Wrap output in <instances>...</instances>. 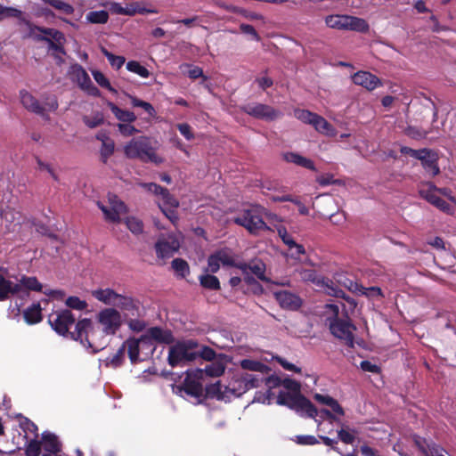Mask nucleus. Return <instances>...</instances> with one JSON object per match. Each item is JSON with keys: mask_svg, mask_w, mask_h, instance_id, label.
Segmentation results:
<instances>
[{"mask_svg": "<svg viewBox=\"0 0 456 456\" xmlns=\"http://www.w3.org/2000/svg\"><path fill=\"white\" fill-rule=\"evenodd\" d=\"M48 322L57 334L80 341L84 346L92 348L94 352L103 347L102 343H97V332L91 319L84 318L76 322L71 311L64 309L49 314Z\"/></svg>", "mask_w": 456, "mask_h": 456, "instance_id": "f257e3e1", "label": "nucleus"}, {"mask_svg": "<svg viewBox=\"0 0 456 456\" xmlns=\"http://www.w3.org/2000/svg\"><path fill=\"white\" fill-rule=\"evenodd\" d=\"M23 24L28 28V33L25 38H33L37 42H45L50 51L56 52L62 55L66 54L64 45L66 43L65 35L53 28L40 27L32 23L28 19H22Z\"/></svg>", "mask_w": 456, "mask_h": 456, "instance_id": "f03ea898", "label": "nucleus"}, {"mask_svg": "<svg viewBox=\"0 0 456 456\" xmlns=\"http://www.w3.org/2000/svg\"><path fill=\"white\" fill-rule=\"evenodd\" d=\"M124 153L128 159H136L146 163L151 162L158 165L164 161L163 158L156 153L151 139L147 136L133 138L124 147Z\"/></svg>", "mask_w": 456, "mask_h": 456, "instance_id": "7ed1b4c3", "label": "nucleus"}, {"mask_svg": "<svg viewBox=\"0 0 456 456\" xmlns=\"http://www.w3.org/2000/svg\"><path fill=\"white\" fill-rule=\"evenodd\" d=\"M197 346L198 343L192 339L176 342L169 347L168 364L175 368L195 361L198 358L197 352L194 351Z\"/></svg>", "mask_w": 456, "mask_h": 456, "instance_id": "20e7f679", "label": "nucleus"}, {"mask_svg": "<svg viewBox=\"0 0 456 456\" xmlns=\"http://www.w3.org/2000/svg\"><path fill=\"white\" fill-rule=\"evenodd\" d=\"M277 403L285 405L299 413H305L309 418H315L318 414L317 408L301 393L281 391L277 396Z\"/></svg>", "mask_w": 456, "mask_h": 456, "instance_id": "39448f33", "label": "nucleus"}, {"mask_svg": "<svg viewBox=\"0 0 456 456\" xmlns=\"http://www.w3.org/2000/svg\"><path fill=\"white\" fill-rule=\"evenodd\" d=\"M327 27L338 30H350L361 33L369 31L368 22L362 18L346 14H330L325 17Z\"/></svg>", "mask_w": 456, "mask_h": 456, "instance_id": "423d86ee", "label": "nucleus"}, {"mask_svg": "<svg viewBox=\"0 0 456 456\" xmlns=\"http://www.w3.org/2000/svg\"><path fill=\"white\" fill-rule=\"evenodd\" d=\"M233 222L236 224L244 227L250 234L253 235H257L261 232L270 230L269 226L263 220L258 208L243 209L233 218Z\"/></svg>", "mask_w": 456, "mask_h": 456, "instance_id": "0eeeda50", "label": "nucleus"}, {"mask_svg": "<svg viewBox=\"0 0 456 456\" xmlns=\"http://www.w3.org/2000/svg\"><path fill=\"white\" fill-rule=\"evenodd\" d=\"M329 329L330 333L339 340L343 341L348 347H354L355 326L349 320H343L334 317L330 320Z\"/></svg>", "mask_w": 456, "mask_h": 456, "instance_id": "6e6552de", "label": "nucleus"}, {"mask_svg": "<svg viewBox=\"0 0 456 456\" xmlns=\"http://www.w3.org/2000/svg\"><path fill=\"white\" fill-rule=\"evenodd\" d=\"M296 272L297 273V275L301 281H311L317 285L321 284L326 288V292L328 295L346 299V293L341 289H339L331 280L328 278H319L315 270L302 268L296 270Z\"/></svg>", "mask_w": 456, "mask_h": 456, "instance_id": "1a4fd4ad", "label": "nucleus"}, {"mask_svg": "<svg viewBox=\"0 0 456 456\" xmlns=\"http://www.w3.org/2000/svg\"><path fill=\"white\" fill-rule=\"evenodd\" d=\"M98 323L102 327L104 335H115L122 325L120 313L113 307L101 310L96 316Z\"/></svg>", "mask_w": 456, "mask_h": 456, "instance_id": "9d476101", "label": "nucleus"}, {"mask_svg": "<svg viewBox=\"0 0 456 456\" xmlns=\"http://www.w3.org/2000/svg\"><path fill=\"white\" fill-rule=\"evenodd\" d=\"M241 111L244 113L265 121H273L282 117V112L274 109L273 107L255 102L248 103L240 107Z\"/></svg>", "mask_w": 456, "mask_h": 456, "instance_id": "9b49d317", "label": "nucleus"}, {"mask_svg": "<svg viewBox=\"0 0 456 456\" xmlns=\"http://www.w3.org/2000/svg\"><path fill=\"white\" fill-rule=\"evenodd\" d=\"M110 207L104 206L100 201L97 202L99 208L102 211L105 218L112 223H119L121 221L120 215L127 212L126 204L120 200L116 195L110 198Z\"/></svg>", "mask_w": 456, "mask_h": 456, "instance_id": "f8f14e48", "label": "nucleus"}, {"mask_svg": "<svg viewBox=\"0 0 456 456\" xmlns=\"http://www.w3.org/2000/svg\"><path fill=\"white\" fill-rule=\"evenodd\" d=\"M142 340H146V342L155 341L159 344L170 345L174 343L175 337L170 330L155 326L149 328L146 332L142 335Z\"/></svg>", "mask_w": 456, "mask_h": 456, "instance_id": "ddd939ff", "label": "nucleus"}, {"mask_svg": "<svg viewBox=\"0 0 456 456\" xmlns=\"http://www.w3.org/2000/svg\"><path fill=\"white\" fill-rule=\"evenodd\" d=\"M274 297L281 307L286 310L297 311L303 305V300L298 295L288 290L276 291Z\"/></svg>", "mask_w": 456, "mask_h": 456, "instance_id": "4468645a", "label": "nucleus"}, {"mask_svg": "<svg viewBox=\"0 0 456 456\" xmlns=\"http://www.w3.org/2000/svg\"><path fill=\"white\" fill-rule=\"evenodd\" d=\"M428 185V187L427 189L419 191L420 196L438 209L446 213L450 212L452 208L451 205L437 195V187L432 183Z\"/></svg>", "mask_w": 456, "mask_h": 456, "instance_id": "2eb2a0df", "label": "nucleus"}, {"mask_svg": "<svg viewBox=\"0 0 456 456\" xmlns=\"http://www.w3.org/2000/svg\"><path fill=\"white\" fill-rule=\"evenodd\" d=\"M354 84L361 86L368 91H372L382 86L381 80L374 74L369 71H357L352 76Z\"/></svg>", "mask_w": 456, "mask_h": 456, "instance_id": "dca6fc26", "label": "nucleus"}, {"mask_svg": "<svg viewBox=\"0 0 456 456\" xmlns=\"http://www.w3.org/2000/svg\"><path fill=\"white\" fill-rule=\"evenodd\" d=\"M424 153L420 154L419 157V160H420L423 168L426 173L428 174L431 177L437 175L440 173V169L438 167V156L437 154L432 151L424 148Z\"/></svg>", "mask_w": 456, "mask_h": 456, "instance_id": "f3484780", "label": "nucleus"}, {"mask_svg": "<svg viewBox=\"0 0 456 456\" xmlns=\"http://www.w3.org/2000/svg\"><path fill=\"white\" fill-rule=\"evenodd\" d=\"M186 378L184 379L183 382L180 386H174L173 390L175 388L184 391L188 395L193 396V397H200L202 395L203 387L201 383L192 379L191 373L189 371H186Z\"/></svg>", "mask_w": 456, "mask_h": 456, "instance_id": "a211bd4d", "label": "nucleus"}, {"mask_svg": "<svg viewBox=\"0 0 456 456\" xmlns=\"http://www.w3.org/2000/svg\"><path fill=\"white\" fill-rule=\"evenodd\" d=\"M20 102L25 109L37 115L44 116L45 109L37 99L26 90L20 92Z\"/></svg>", "mask_w": 456, "mask_h": 456, "instance_id": "6ab92c4d", "label": "nucleus"}, {"mask_svg": "<svg viewBox=\"0 0 456 456\" xmlns=\"http://www.w3.org/2000/svg\"><path fill=\"white\" fill-rule=\"evenodd\" d=\"M42 446L46 452L58 454L61 451V443L56 435L50 432H44L41 440Z\"/></svg>", "mask_w": 456, "mask_h": 456, "instance_id": "aec40b11", "label": "nucleus"}, {"mask_svg": "<svg viewBox=\"0 0 456 456\" xmlns=\"http://www.w3.org/2000/svg\"><path fill=\"white\" fill-rule=\"evenodd\" d=\"M141 302L132 297L121 295L118 300L116 306L132 314L133 316L139 314Z\"/></svg>", "mask_w": 456, "mask_h": 456, "instance_id": "412c9836", "label": "nucleus"}, {"mask_svg": "<svg viewBox=\"0 0 456 456\" xmlns=\"http://www.w3.org/2000/svg\"><path fill=\"white\" fill-rule=\"evenodd\" d=\"M20 293V284H15L0 273V301H5Z\"/></svg>", "mask_w": 456, "mask_h": 456, "instance_id": "4be33fe9", "label": "nucleus"}, {"mask_svg": "<svg viewBox=\"0 0 456 456\" xmlns=\"http://www.w3.org/2000/svg\"><path fill=\"white\" fill-rule=\"evenodd\" d=\"M92 294L97 300L109 305H116L121 296L111 289H96Z\"/></svg>", "mask_w": 456, "mask_h": 456, "instance_id": "5701e85b", "label": "nucleus"}, {"mask_svg": "<svg viewBox=\"0 0 456 456\" xmlns=\"http://www.w3.org/2000/svg\"><path fill=\"white\" fill-rule=\"evenodd\" d=\"M284 159L287 162L294 163L297 166L303 167L309 170H315V165L314 161L296 152H288L284 154Z\"/></svg>", "mask_w": 456, "mask_h": 456, "instance_id": "b1692460", "label": "nucleus"}, {"mask_svg": "<svg viewBox=\"0 0 456 456\" xmlns=\"http://www.w3.org/2000/svg\"><path fill=\"white\" fill-rule=\"evenodd\" d=\"M141 342H146V340H142V337L140 338H129L122 344L125 346V349L127 348L128 357L132 363L137 362L139 359Z\"/></svg>", "mask_w": 456, "mask_h": 456, "instance_id": "393cba45", "label": "nucleus"}, {"mask_svg": "<svg viewBox=\"0 0 456 456\" xmlns=\"http://www.w3.org/2000/svg\"><path fill=\"white\" fill-rule=\"evenodd\" d=\"M312 126L314 127V129L325 135H334L335 134V128L334 126L329 123L323 117L315 114L314 117V119L312 120Z\"/></svg>", "mask_w": 456, "mask_h": 456, "instance_id": "a878e982", "label": "nucleus"}, {"mask_svg": "<svg viewBox=\"0 0 456 456\" xmlns=\"http://www.w3.org/2000/svg\"><path fill=\"white\" fill-rule=\"evenodd\" d=\"M314 399L321 404H324L330 407L332 411L340 416H343L345 414L344 409L338 403V402L330 395L315 394L314 395Z\"/></svg>", "mask_w": 456, "mask_h": 456, "instance_id": "bb28decb", "label": "nucleus"}, {"mask_svg": "<svg viewBox=\"0 0 456 456\" xmlns=\"http://www.w3.org/2000/svg\"><path fill=\"white\" fill-rule=\"evenodd\" d=\"M41 305L39 303L32 304L24 313L23 317L28 324H36L42 321Z\"/></svg>", "mask_w": 456, "mask_h": 456, "instance_id": "cd10ccee", "label": "nucleus"}, {"mask_svg": "<svg viewBox=\"0 0 456 456\" xmlns=\"http://www.w3.org/2000/svg\"><path fill=\"white\" fill-rule=\"evenodd\" d=\"M16 284H20V292L22 291V289L30 291L40 292L43 289L42 284L34 276L21 275Z\"/></svg>", "mask_w": 456, "mask_h": 456, "instance_id": "c85d7f7f", "label": "nucleus"}, {"mask_svg": "<svg viewBox=\"0 0 456 456\" xmlns=\"http://www.w3.org/2000/svg\"><path fill=\"white\" fill-rule=\"evenodd\" d=\"M265 264L261 259L256 258L249 261L248 272L254 274L260 281L268 282L269 280L265 276Z\"/></svg>", "mask_w": 456, "mask_h": 456, "instance_id": "c756f323", "label": "nucleus"}, {"mask_svg": "<svg viewBox=\"0 0 456 456\" xmlns=\"http://www.w3.org/2000/svg\"><path fill=\"white\" fill-rule=\"evenodd\" d=\"M17 418L20 419L19 425L22 431L26 434V438L28 434L33 435V438H38V428L32 420L21 414H18Z\"/></svg>", "mask_w": 456, "mask_h": 456, "instance_id": "7c9ffc66", "label": "nucleus"}, {"mask_svg": "<svg viewBox=\"0 0 456 456\" xmlns=\"http://www.w3.org/2000/svg\"><path fill=\"white\" fill-rule=\"evenodd\" d=\"M155 249L158 257L168 258L173 256L175 251H176L177 247L171 245L167 240H158L155 244Z\"/></svg>", "mask_w": 456, "mask_h": 456, "instance_id": "2f4dec72", "label": "nucleus"}, {"mask_svg": "<svg viewBox=\"0 0 456 456\" xmlns=\"http://www.w3.org/2000/svg\"><path fill=\"white\" fill-rule=\"evenodd\" d=\"M109 106L115 117L122 122L132 123L136 119V116L132 111L122 110L112 102H110Z\"/></svg>", "mask_w": 456, "mask_h": 456, "instance_id": "473e14b6", "label": "nucleus"}, {"mask_svg": "<svg viewBox=\"0 0 456 456\" xmlns=\"http://www.w3.org/2000/svg\"><path fill=\"white\" fill-rule=\"evenodd\" d=\"M200 285L207 289L218 290L220 289V281L218 278L208 273L200 276Z\"/></svg>", "mask_w": 456, "mask_h": 456, "instance_id": "72a5a7b5", "label": "nucleus"}, {"mask_svg": "<svg viewBox=\"0 0 456 456\" xmlns=\"http://www.w3.org/2000/svg\"><path fill=\"white\" fill-rule=\"evenodd\" d=\"M43 3L47 4L53 7L55 10L60 11L63 14L71 15L74 13V7L62 0H42Z\"/></svg>", "mask_w": 456, "mask_h": 456, "instance_id": "f704fd0d", "label": "nucleus"}, {"mask_svg": "<svg viewBox=\"0 0 456 456\" xmlns=\"http://www.w3.org/2000/svg\"><path fill=\"white\" fill-rule=\"evenodd\" d=\"M240 366L243 370L256 371V372H260L262 374L265 371L269 370V368L267 367L266 364H265L259 361L250 360V359L242 360L240 362Z\"/></svg>", "mask_w": 456, "mask_h": 456, "instance_id": "c9c22d12", "label": "nucleus"}, {"mask_svg": "<svg viewBox=\"0 0 456 456\" xmlns=\"http://www.w3.org/2000/svg\"><path fill=\"white\" fill-rule=\"evenodd\" d=\"M115 150V143L112 139L106 138L103 140V143H102V147L100 150L101 160L102 163L106 164L108 159L111 155H113Z\"/></svg>", "mask_w": 456, "mask_h": 456, "instance_id": "e433bc0d", "label": "nucleus"}, {"mask_svg": "<svg viewBox=\"0 0 456 456\" xmlns=\"http://www.w3.org/2000/svg\"><path fill=\"white\" fill-rule=\"evenodd\" d=\"M86 20L93 24H105L109 20V12L104 10L92 11L86 14Z\"/></svg>", "mask_w": 456, "mask_h": 456, "instance_id": "4c0bfd02", "label": "nucleus"}, {"mask_svg": "<svg viewBox=\"0 0 456 456\" xmlns=\"http://www.w3.org/2000/svg\"><path fill=\"white\" fill-rule=\"evenodd\" d=\"M242 380L245 384L246 388L250 389L260 387L265 381V377L259 374L246 373L242 377Z\"/></svg>", "mask_w": 456, "mask_h": 456, "instance_id": "58836bf2", "label": "nucleus"}, {"mask_svg": "<svg viewBox=\"0 0 456 456\" xmlns=\"http://www.w3.org/2000/svg\"><path fill=\"white\" fill-rule=\"evenodd\" d=\"M127 229L134 234L138 235L143 232V223L142 220L134 217L128 216L124 220Z\"/></svg>", "mask_w": 456, "mask_h": 456, "instance_id": "ea45409f", "label": "nucleus"}, {"mask_svg": "<svg viewBox=\"0 0 456 456\" xmlns=\"http://www.w3.org/2000/svg\"><path fill=\"white\" fill-rule=\"evenodd\" d=\"M172 268L177 275L182 278L186 277L190 273V267L188 263L183 258H175L171 263Z\"/></svg>", "mask_w": 456, "mask_h": 456, "instance_id": "a19ab883", "label": "nucleus"}, {"mask_svg": "<svg viewBox=\"0 0 456 456\" xmlns=\"http://www.w3.org/2000/svg\"><path fill=\"white\" fill-rule=\"evenodd\" d=\"M220 264L224 266H232L235 265V260L231 254L230 249L222 248L214 252Z\"/></svg>", "mask_w": 456, "mask_h": 456, "instance_id": "79ce46f5", "label": "nucleus"}, {"mask_svg": "<svg viewBox=\"0 0 456 456\" xmlns=\"http://www.w3.org/2000/svg\"><path fill=\"white\" fill-rule=\"evenodd\" d=\"M8 17L17 18L20 20V23H23L22 19H26L20 10L13 7H5L0 4V21Z\"/></svg>", "mask_w": 456, "mask_h": 456, "instance_id": "37998d69", "label": "nucleus"}, {"mask_svg": "<svg viewBox=\"0 0 456 456\" xmlns=\"http://www.w3.org/2000/svg\"><path fill=\"white\" fill-rule=\"evenodd\" d=\"M126 69L128 71L135 73L142 78L150 77V71L137 61H129L126 63Z\"/></svg>", "mask_w": 456, "mask_h": 456, "instance_id": "c03bdc74", "label": "nucleus"}, {"mask_svg": "<svg viewBox=\"0 0 456 456\" xmlns=\"http://www.w3.org/2000/svg\"><path fill=\"white\" fill-rule=\"evenodd\" d=\"M101 52L108 59L110 64L117 69H119L126 62L125 57L115 55L104 47H102Z\"/></svg>", "mask_w": 456, "mask_h": 456, "instance_id": "a18cd8bd", "label": "nucleus"}, {"mask_svg": "<svg viewBox=\"0 0 456 456\" xmlns=\"http://www.w3.org/2000/svg\"><path fill=\"white\" fill-rule=\"evenodd\" d=\"M225 366L222 362L216 361L205 368V372L209 377H220L224 374Z\"/></svg>", "mask_w": 456, "mask_h": 456, "instance_id": "49530a36", "label": "nucleus"}, {"mask_svg": "<svg viewBox=\"0 0 456 456\" xmlns=\"http://www.w3.org/2000/svg\"><path fill=\"white\" fill-rule=\"evenodd\" d=\"M42 450V444L37 438L30 439L26 445V456H39Z\"/></svg>", "mask_w": 456, "mask_h": 456, "instance_id": "de8ad7c7", "label": "nucleus"}, {"mask_svg": "<svg viewBox=\"0 0 456 456\" xmlns=\"http://www.w3.org/2000/svg\"><path fill=\"white\" fill-rule=\"evenodd\" d=\"M130 100H131V104L134 107L142 108L149 114V116L155 117L156 110H155L154 107L150 102H144L135 96H130Z\"/></svg>", "mask_w": 456, "mask_h": 456, "instance_id": "09e8293b", "label": "nucleus"}, {"mask_svg": "<svg viewBox=\"0 0 456 456\" xmlns=\"http://www.w3.org/2000/svg\"><path fill=\"white\" fill-rule=\"evenodd\" d=\"M163 200V208L168 207H179V201L169 192V191L163 187L162 191L159 193Z\"/></svg>", "mask_w": 456, "mask_h": 456, "instance_id": "8fccbe9b", "label": "nucleus"}, {"mask_svg": "<svg viewBox=\"0 0 456 456\" xmlns=\"http://www.w3.org/2000/svg\"><path fill=\"white\" fill-rule=\"evenodd\" d=\"M92 74L94 80L100 86L109 90L110 92L116 93V90L111 86L109 79L105 77V75L102 72L99 70H94L92 72Z\"/></svg>", "mask_w": 456, "mask_h": 456, "instance_id": "3c124183", "label": "nucleus"}, {"mask_svg": "<svg viewBox=\"0 0 456 456\" xmlns=\"http://www.w3.org/2000/svg\"><path fill=\"white\" fill-rule=\"evenodd\" d=\"M65 304L68 307L75 310H84L87 307V303L85 300H81L78 297L70 296L69 297Z\"/></svg>", "mask_w": 456, "mask_h": 456, "instance_id": "603ef678", "label": "nucleus"}, {"mask_svg": "<svg viewBox=\"0 0 456 456\" xmlns=\"http://www.w3.org/2000/svg\"><path fill=\"white\" fill-rule=\"evenodd\" d=\"M316 113H314L310 110H302V109H296L294 110V116L301 120L302 122L305 123V124H309L311 125L312 124V120L314 119V117L315 116Z\"/></svg>", "mask_w": 456, "mask_h": 456, "instance_id": "864d4df0", "label": "nucleus"}, {"mask_svg": "<svg viewBox=\"0 0 456 456\" xmlns=\"http://www.w3.org/2000/svg\"><path fill=\"white\" fill-rule=\"evenodd\" d=\"M125 358V346H122L118 348V350L110 358H108L109 363L114 367H119L122 365Z\"/></svg>", "mask_w": 456, "mask_h": 456, "instance_id": "5fc2aeb1", "label": "nucleus"}, {"mask_svg": "<svg viewBox=\"0 0 456 456\" xmlns=\"http://www.w3.org/2000/svg\"><path fill=\"white\" fill-rule=\"evenodd\" d=\"M84 123L90 128H95L104 122V118L102 113L98 112L94 117L89 118L87 116H85L83 118Z\"/></svg>", "mask_w": 456, "mask_h": 456, "instance_id": "6e6d98bb", "label": "nucleus"}, {"mask_svg": "<svg viewBox=\"0 0 456 456\" xmlns=\"http://www.w3.org/2000/svg\"><path fill=\"white\" fill-rule=\"evenodd\" d=\"M77 77L79 86L82 89H84L88 84L92 83V80H91L89 75L87 74L86 69L80 65H78L77 67Z\"/></svg>", "mask_w": 456, "mask_h": 456, "instance_id": "4d7b16f0", "label": "nucleus"}, {"mask_svg": "<svg viewBox=\"0 0 456 456\" xmlns=\"http://www.w3.org/2000/svg\"><path fill=\"white\" fill-rule=\"evenodd\" d=\"M178 207H168V208H163L160 204H159V208L161 209L162 213L166 216V217L173 224H176V223L178 222V216H177V211H176V208Z\"/></svg>", "mask_w": 456, "mask_h": 456, "instance_id": "13d9d810", "label": "nucleus"}, {"mask_svg": "<svg viewBox=\"0 0 456 456\" xmlns=\"http://www.w3.org/2000/svg\"><path fill=\"white\" fill-rule=\"evenodd\" d=\"M220 262L219 260L217 259L216 256L215 255V253L211 254L208 257V267L206 268V273H216L218 272V270L220 269Z\"/></svg>", "mask_w": 456, "mask_h": 456, "instance_id": "bf43d9fd", "label": "nucleus"}, {"mask_svg": "<svg viewBox=\"0 0 456 456\" xmlns=\"http://www.w3.org/2000/svg\"><path fill=\"white\" fill-rule=\"evenodd\" d=\"M198 357L202 358L205 361L212 362L215 360L216 354L214 349L209 346H202L200 352H197Z\"/></svg>", "mask_w": 456, "mask_h": 456, "instance_id": "052dcab7", "label": "nucleus"}, {"mask_svg": "<svg viewBox=\"0 0 456 456\" xmlns=\"http://www.w3.org/2000/svg\"><path fill=\"white\" fill-rule=\"evenodd\" d=\"M281 386L292 393H300V384L295 379L286 378L282 379Z\"/></svg>", "mask_w": 456, "mask_h": 456, "instance_id": "680f3d73", "label": "nucleus"}, {"mask_svg": "<svg viewBox=\"0 0 456 456\" xmlns=\"http://www.w3.org/2000/svg\"><path fill=\"white\" fill-rule=\"evenodd\" d=\"M124 8H125V11L129 12L130 13H123V15H128V16H133L136 13L144 14L147 12H153V11L147 10L145 8H141L137 3H133Z\"/></svg>", "mask_w": 456, "mask_h": 456, "instance_id": "e2e57ef3", "label": "nucleus"}, {"mask_svg": "<svg viewBox=\"0 0 456 456\" xmlns=\"http://www.w3.org/2000/svg\"><path fill=\"white\" fill-rule=\"evenodd\" d=\"M360 367L363 371H368L375 374H379L381 371V369L379 365L374 364L368 360L362 361L360 363Z\"/></svg>", "mask_w": 456, "mask_h": 456, "instance_id": "0e129e2a", "label": "nucleus"}, {"mask_svg": "<svg viewBox=\"0 0 456 456\" xmlns=\"http://www.w3.org/2000/svg\"><path fill=\"white\" fill-rule=\"evenodd\" d=\"M176 126H177V129L179 130V132L181 133V134L183 135L186 140L190 141L194 138V134H193L191 127L189 124L181 123V124H178Z\"/></svg>", "mask_w": 456, "mask_h": 456, "instance_id": "69168bd1", "label": "nucleus"}, {"mask_svg": "<svg viewBox=\"0 0 456 456\" xmlns=\"http://www.w3.org/2000/svg\"><path fill=\"white\" fill-rule=\"evenodd\" d=\"M338 436L339 440L342 441L346 444H352L355 440V436L354 434H352L343 428L338 431Z\"/></svg>", "mask_w": 456, "mask_h": 456, "instance_id": "338daca9", "label": "nucleus"}, {"mask_svg": "<svg viewBox=\"0 0 456 456\" xmlns=\"http://www.w3.org/2000/svg\"><path fill=\"white\" fill-rule=\"evenodd\" d=\"M282 379L275 375H271L269 377L265 378V385L269 388H276L281 386Z\"/></svg>", "mask_w": 456, "mask_h": 456, "instance_id": "774afa93", "label": "nucleus"}]
</instances>
